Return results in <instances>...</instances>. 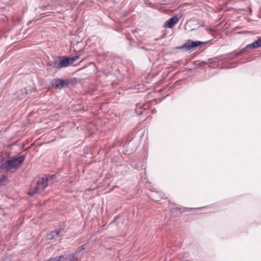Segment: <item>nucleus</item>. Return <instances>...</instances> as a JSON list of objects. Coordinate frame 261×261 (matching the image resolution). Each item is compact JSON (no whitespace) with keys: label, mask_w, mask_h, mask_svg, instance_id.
I'll list each match as a JSON object with an SVG mask.
<instances>
[{"label":"nucleus","mask_w":261,"mask_h":261,"mask_svg":"<svg viewBox=\"0 0 261 261\" xmlns=\"http://www.w3.org/2000/svg\"><path fill=\"white\" fill-rule=\"evenodd\" d=\"M62 258L64 261H77V258L74 255H69L67 256L66 258H64L63 257H57L56 258Z\"/></svg>","instance_id":"9d476101"},{"label":"nucleus","mask_w":261,"mask_h":261,"mask_svg":"<svg viewBox=\"0 0 261 261\" xmlns=\"http://www.w3.org/2000/svg\"><path fill=\"white\" fill-rule=\"evenodd\" d=\"M63 60H64V62H65V64H66V67L72 64L75 62L74 61L73 57H71V58H67V57L64 58L63 57Z\"/></svg>","instance_id":"9b49d317"},{"label":"nucleus","mask_w":261,"mask_h":261,"mask_svg":"<svg viewBox=\"0 0 261 261\" xmlns=\"http://www.w3.org/2000/svg\"><path fill=\"white\" fill-rule=\"evenodd\" d=\"M51 86L56 89H60L64 87L68 84L67 80L62 79H55L51 81Z\"/></svg>","instance_id":"39448f33"},{"label":"nucleus","mask_w":261,"mask_h":261,"mask_svg":"<svg viewBox=\"0 0 261 261\" xmlns=\"http://www.w3.org/2000/svg\"><path fill=\"white\" fill-rule=\"evenodd\" d=\"M61 231V229H58L55 231H51L49 234H48V238L49 239H54L59 238L60 237Z\"/></svg>","instance_id":"6e6552de"},{"label":"nucleus","mask_w":261,"mask_h":261,"mask_svg":"<svg viewBox=\"0 0 261 261\" xmlns=\"http://www.w3.org/2000/svg\"><path fill=\"white\" fill-rule=\"evenodd\" d=\"M24 159L23 156L20 155L17 158L7 160L5 162H3L1 167L2 169H5L7 171L10 170H16L23 163Z\"/></svg>","instance_id":"f03ea898"},{"label":"nucleus","mask_w":261,"mask_h":261,"mask_svg":"<svg viewBox=\"0 0 261 261\" xmlns=\"http://www.w3.org/2000/svg\"><path fill=\"white\" fill-rule=\"evenodd\" d=\"M29 90H27L26 88L22 89L17 92V96L20 99H22L25 97L27 95L30 93Z\"/></svg>","instance_id":"1a4fd4ad"},{"label":"nucleus","mask_w":261,"mask_h":261,"mask_svg":"<svg viewBox=\"0 0 261 261\" xmlns=\"http://www.w3.org/2000/svg\"><path fill=\"white\" fill-rule=\"evenodd\" d=\"M259 47H261V39L259 38L256 41L253 43L248 45L246 47L241 50V52L243 53L246 51V48H256Z\"/></svg>","instance_id":"0eeeda50"},{"label":"nucleus","mask_w":261,"mask_h":261,"mask_svg":"<svg viewBox=\"0 0 261 261\" xmlns=\"http://www.w3.org/2000/svg\"><path fill=\"white\" fill-rule=\"evenodd\" d=\"M179 20V17H178L177 15L174 16L169 19H168L164 24L165 27H168L169 28H173L174 25L177 23Z\"/></svg>","instance_id":"423d86ee"},{"label":"nucleus","mask_w":261,"mask_h":261,"mask_svg":"<svg viewBox=\"0 0 261 261\" xmlns=\"http://www.w3.org/2000/svg\"><path fill=\"white\" fill-rule=\"evenodd\" d=\"M48 184V177L46 175L36 177L32 181L29 194L33 196L34 194L40 193L47 187Z\"/></svg>","instance_id":"f257e3e1"},{"label":"nucleus","mask_w":261,"mask_h":261,"mask_svg":"<svg viewBox=\"0 0 261 261\" xmlns=\"http://www.w3.org/2000/svg\"><path fill=\"white\" fill-rule=\"evenodd\" d=\"M8 178L6 176H3L0 178V186L5 185L7 182Z\"/></svg>","instance_id":"f8f14e48"},{"label":"nucleus","mask_w":261,"mask_h":261,"mask_svg":"<svg viewBox=\"0 0 261 261\" xmlns=\"http://www.w3.org/2000/svg\"><path fill=\"white\" fill-rule=\"evenodd\" d=\"M204 44V43L198 41H193L190 40H188L182 46H180V48L186 50H189L192 48L198 47L201 44Z\"/></svg>","instance_id":"7ed1b4c3"},{"label":"nucleus","mask_w":261,"mask_h":261,"mask_svg":"<svg viewBox=\"0 0 261 261\" xmlns=\"http://www.w3.org/2000/svg\"><path fill=\"white\" fill-rule=\"evenodd\" d=\"M73 59H74V61H76L77 59H79L80 58V56H75L74 57H72Z\"/></svg>","instance_id":"ddd939ff"},{"label":"nucleus","mask_w":261,"mask_h":261,"mask_svg":"<svg viewBox=\"0 0 261 261\" xmlns=\"http://www.w3.org/2000/svg\"><path fill=\"white\" fill-rule=\"evenodd\" d=\"M49 66L55 68L60 69L66 67V64L63 60V57L56 58L54 61L49 62Z\"/></svg>","instance_id":"20e7f679"}]
</instances>
